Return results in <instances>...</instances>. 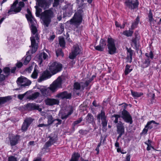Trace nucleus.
<instances>
[{
  "mask_svg": "<svg viewBox=\"0 0 161 161\" xmlns=\"http://www.w3.org/2000/svg\"><path fill=\"white\" fill-rule=\"evenodd\" d=\"M28 14H26V17L31 25V28L32 35L30 38L31 46L32 49L31 50L32 53L36 51L38 47L39 37L37 33V30L36 25V21L34 20L31 12L29 9H27Z\"/></svg>",
  "mask_w": 161,
  "mask_h": 161,
  "instance_id": "f257e3e1",
  "label": "nucleus"
},
{
  "mask_svg": "<svg viewBox=\"0 0 161 161\" xmlns=\"http://www.w3.org/2000/svg\"><path fill=\"white\" fill-rule=\"evenodd\" d=\"M62 80L60 76L58 77L48 88L43 87L40 89L42 95L45 97H47L51 95V91L54 92L58 88L61 87Z\"/></svg>",
  "mask_w": 161,
  "mask_h": 161,
  "instance_id": "f03ea898",
  "label": "nucleus"
},
{
  "mask_svg": "<svg viewBox=\"0 0 161 161\" xmlns=\"http://www.w3.org/2000/svg\"><path fill=\"white\" fill-rule=\"evenodd\" d=\"M42 11V9L40 8L36 10V16L39 17L41 15V19L42 21L43 24L45 26L48 27L51 22V19L53 17V12L52 9H50L45 10L40 14Z\"/></svg>",
  "mask_w": 161,
  "mask_h": 161,
  "instance_id": "7ed1b4c3",
  "label": "nucleus"
},
{
  "mask_svg": "<svg viewBox=\"0 0 161 161\" xmlns=\"http://www.w3.org/2000/svg\"><path fill=\"white\" fill-rule=\"evenodd\" d=\"M121 114V116L115 114L112 116V117L115 118L114 123H117L118 122V118L121 117L126 122L129 123L130 124H132L133 121L132 117L127 111L124 109L122 111Z\"/></svg>",
  "mask_w": 161,
  "mask_h": 161,
  "instance_id": "20e7f679",
  "label": "nucleus"
},
{
  "mask_svg": "<svg viewBox=\"0 0 161 161\" xmlns=\"http://www.w3.org/2000/svg\"><path fill=\"white\" fill-rule=\"evenodd\" d=\"M83 11L81 9H79L77 12L75 13L73 17L69 21L70 24L78 25L82 22V13Z\"/></svg>",
  "mask_w": 161,
  "mask_h": 161,
  "instance_id": "39448f33",
  "label": "nucleus"
},
{
  "mask_svg": "<svg viewBox=\"0 0 161 161\" xmlns=\"http://www.w3.org/2000/svg\"><path fill=\"white\" fill-rule=\"evenodd\" d=\"M49 69L53 75H54L61 70L62 64L56 62H52L49 64Z\"/></svg>",
  "mask_w": 161,
  "mask_h": 161,
  "instance_id": "423d86ee",
  "label": "nucleus"
},
{
  "mask_svg": "<svg viewBox=\"0 0 161 161\" xmlns=\"http://www.w3.org/2000/svg\"><path fill=\"white\" fill-rule=\"evenodd\" d=\"M81 53V49L78 44L74 45L69 54V58L71 59H73L78 54Z\"/></svg>",
  "mask_w": 161,
  "mask_h": 161,
  "instance_id": "0eeeda50",
  "label": "nucleus"
},
{
  "mask_svg": "<svg viewBox=\"0 0 161 161\" xmlns=\"http://www.w3.org/2000/svg\"><path fill=\"white\" fill-rule=\"evenodd\" d=\"M17 82L18 86L22 88L28 86L31 83L30 80L22 76L18 78L17 80Z\"/></svg>",
  "mask_w": 161,
  "mask_h": 161,
  "instance_id": "6e6552de",
  "label": "nucleus"
},
{
  "mask_svg": "<svg viewBox=\"0 0 161 161\" xmlns=\"http://www.w3.org/2000/svg\"><path fill=\"white\" fill-rule=\"evenodd\" d=\"M108 42L109 53L110 54H114L115 53L116 49L114 40L111 38L108 37Z\"/></svg>",
  "mask_w": 161,
  "mask_h": 161,
  "instance_id": "1a4fd4ad",
  "label": "nucleus"
},
{
  "mask_svg": "<svg viewBox=\"0 0 161 161\" xmlns=\"http://www.w3.org/2000/svg\"><path fill=\"white\" fill-rule=\"evenodd\" d=\"M125 4L127 8L131 10L138 7L139 2L138 0H126Z\"/></svg>",
  "mask_w": 161,
  "mask_h": 161,
  "instance_id": "9d476101",
  "label": "nucleus"
},
{
  "mask_svg": "<svg viewBox=\"0 0 161 161\" xmlns=\"http://www.w3.org/2000/svg\"><path fill=\"white\" fill-rule=\"evenodd\" d=\"M73 5L70 4H67L63 8L64 14L65 16L69 17L73 13Z\"/></svg>",
  "mask_w": 161,
  "mask_h": 161,
  "instance_id": "9b49d317",
  "label": "nucleus"
},
{
  "mask_svg": "<svg viewBox=\"0 0 161 161\" xmlns=\"http://www.w3.org/2000/svg\"><path fill=\"white\" fill-rule=\"evenodd\" d=\"M102 120V124L103 127L106 126L107 125V120L106 117L105 115L104 111H102L101 113L99 114L97 116V119L100 122V119Z\"/></svg>",
  "mask_w": 161,
  "mask_h": 161,
  "instance_id": "f8f14e48",
  "label": "nucleus"
},
{
  "mask_svg": "<svg viewBox=\"0 0 161 161\" xmlns=\"http://www.w3.org/2000/svg\"><path fill=\"white\" fill-rule=\"evenodd\" d=\"M117 132L119 134L117 137V139H118L125 133V128L123 124L121 121H119L117 124Z\"/></svg>",
  "mask_w": 161,
  "mask_h": 161,
  "instance_id": "ddd939ff",
  "label": "nucleus"
},
{
  "mask_svg": "<svg viewBox=\"0 0 161 161\" xmlns=\"http://www.w3.org/2000/svg\"><path fill=\"white\" fill-rule=\"evenodd\" d=\"M18 0H16L11 6L10 9L8 12V13L9 14H13V12H14L16 13L19 12L21 11V8L19 6L16 8V5L18 3Z\"/></svg>",
  "mask_w": 161,
  "mask_h": 161,
  "instance_id": "4468645a",
  "label": "nucleus"
},
{
  "mask_svg": "<svg viewBox=\"0 0 161 161\" xmlns=\"http://www.w3.org/2000/svg\"><path fill=\"white\" fill-rule=\"evenodd\" d=\"M39 6L42 7L44 9L48 8L50 5L49 1L47 0H35Z\"/></svg>",
  "mask_w": 161,
  "mask_h": 161,
  "instance_id": "2eb2a0df",
  "label": "nucleus"
},
{
  "mask_svg": "<svg viewBox=\"0 0 161 161\" xmlns=\"http://www.w3.org/2000/svg\"><path fill=\"white\" fill-rule=\"evenodd\" d=\"M53 75V74H51L49 71L46 70L43 72L42 75L38 78V81L39 82H41L43 80L50 78Z\"/></svg>",
  "mask_w": 161,
  "mask_h": 161,
  "instance_id": "dca6fc26",
  "label": "nucleus"
},
{
  "mask_svg": "<svg viewBox=\"0 0 161 161\" xmlns=\"http://www.w3.org/2000/svg\"><path fill=\"white\" fill-rule=\"evenodd\" d=\"M73 111L72 108L68 112L66 110H61L59 112V115L61 116V118L62 119H66L73 113Z\"/></svg>",
  "mask_w": 161,
  "mask_h": 161,
  "instance_id": "f3484780",
  "label": "nucleus"
},
{
  "mask_svg": "<svg viewBox=\"0 0 161 161\" xmlns=\"http://www.w3.org/2000/svg\"><path fill=\"white\" fill-rule=\"evenodd\" d=\"M9 139L11 146H13L18 143L19 139V136L18 135H10L9 136Z\"/></svg>",
  "mask_w": 161,
  "mask_h": 161,
  "instance_id": "a211bd4d",
  "label": "nucleus"
},
{
  "mask_svg": "<svg viewBox=\"0 0 161 161\" xmlns=\"http://www.w3.org/2000/svg\"><path fill=\"white\" fill-rule=\"evenodd\" d=\"M44 102L46 105L49 106L58 105L59 103L58 100L54 98H47L45 100Z\"/></svg>",
  "mask_w": 161,
  "mask_h": 161,
  "instance_id": "6ab92c4d",
  "label": "nucleus"
},
{
  "mask_svg": "<svg viewBox=\"0 0 161 161\" xmlns=\"http://www.w3.org/2000/svg\"><path fill=\"white\" fill-rule=\"evenodd\" d=\"M71 97V94L68 93L67 92L64 91L61 93L57 94L55 96L56 97H57L62 99H70Z\"/></svg>",
  "mask_w": 161,
  "mask_h": 161,
  "instance_id": "aec40b11",
  "label": "nucleus"
},
{
  "mask_svg": "<svg viewBox=\"0 0 161 161\" xmlns=\"http://www.w3.org/2000/svg\"><path fill=\"white\" fill-rule=\"evenodd\" d=\"M32 121L33 119L31 118H29L25 119L22 126L21 130L23 131L26 130L28 127L31 124Z\"/></svg>",
  "mask_w": 161,
  "mask_h": 161,
  "instance_id": "412c9836",
  "label": "nucleus"
},
{
  "mask_svg": "<svg viewBox=\"0 0 161 161\" xmlns=\"http://www.w3.org/2000/svg\"><path fill=\"white\" fill-rule=\"evenodd\" d=\"M26 108L29 110H37L39 112L42 110V109L39 108V106L36 103H28L26 105Z\"/></svg>",
  "mask_w": 161,
  "mask_h": 161,
  "instance_id": "4be33fe9",
  "label": "nucleus"
},
{
  "mask_svg": "<svg viewBox=\"0 0 161 161\" xmlns=\"http://www.w3.org/2000/svg\"><path fill=\"white\" fill-rule=\"evenodd\" d=\"M31 45L30 46V49L27 52L26 55H27L26 57L25 58H24L22 59L23 60V61H24V62L23 63V64L25 65H26L31 60V57L30 55H28L30 53L31 54H33L35 53L37 51V50L36 51L34 52H31V50L32 49V48L31 47ZM38 48V47H37ZM38 49V48H37Z\"/></svg>",
  "mask_w": 161,
  "mask_h": 161,
  "instance_id": "5701e85b",
  "label": "nucleus"
},
{
  "mask_svg": "<svg viewBox=\"0 0 161 161\" xmlns=\"http://www.w3.org/2000/svg\"><path fill=\"white\" fill-rule=\"evenodd\" d=\"M47 55L45 52H43L40 53L38 57V61L39 64H41L43 60H45L48 58Z\"/></svg>",
  "mask_w": 161,
  "mask_h": 161,
  "instance_id": "b1692460",
  "label": "nucleus"
},
{
  "mask_svg": "<svg viewBox=\"0 0 161 161\" xmlns=\"http://www.w3.org/2000/svg\"><path fill=\"white\" fill-rule=\"evenodd\" d=\"M11 99V96H7L3 97H0V105L4 104L9 101Z\"/></svg>",
  "mask_w": 161,
  "mask_h": 161,
  "instance_id": "393cba45",
  "label": "nucleus"
},
{
  "mask_svg": "<svg viewBox=\"0 0 161 161\" xmlns=\"http://www.w3.org/2000/svg\"><path fill=\"white\" fill-rule=\"evenodd\" d=\"M86 122L88 123H91L93 122L94 118L92 114L90 113H88L86 118Z\"/></svg>",
  "mask_w": 161,
  "mask_h": 161,
  "instance_id": "a878e982",
  "label": "nucleus"
},
{
  "mask_svg": "<svg viewBox=\"0 0 161 161\" xmlns=\"http://www.w3.org/2000/svg\"><path fill=\"white\" fill-rule=\"evenodd\" d=\"M154 124L158 125L159 123L156 122L154 120H152L147 122L145 125V128H147L148 129H151L153 127Z\"/></svg>",
  "mask_w": 161,
  "mask_h": 161,
  "instance_id": "bb28decb",
  "label": "nucleus"
},
{
  "mask_svg": "<svg viewBox=\"0 0 161 161\" xmlns=\"http://www.w3.org/2000/svg\"><path fill=\"white\" fill-rule=\"evenodd\" d=\"M150 62V61L149 58H147L144 60H143L142 67L143 68L147 67L149 65Z\"/></svg>",
  "mask_w": 161,
  "mask_h": 161,
  "instance_id": "cd10ccee",
  "label": "nucleus"
},
{
  "mask_svg": "<svg viewBox=\"0 0 161 161\" xmlns=\"http://www.w3.org/2000/svg\"><path fill=\"white\" fill-rule=\"evenodd\" d=\"M40 93L38 92H36L32 95L29 96L27 97V99L29 100H34L36 98L39 96Z\"/></svg>",
  "mask_w": 161,
  "mask_h": 161,
  "instance_id": "c85d7f7f",
  "label": "nucleus"
},
{
  "mask_svg": "<svg viewBox=\"0 0 161 161\" xmlns=\"http://www.w3.org/2000/svg\"><path fill=\"white\" fill-rule=\"evenodd\" d=\"M80 157V155L78 153H75L72 155L71 159L69 161H77Z\"/></svg>",
  "mask_w": 161,
  "mask_h": 161,
  "instance_id": "c756f323",
  "label": "nucleus"
},
{
  "mask_svg": "<svg viewBox=\"0 0 161 161\" xmlns=\"http://www.w3.org/2000/svg\"><path fill=\"white\" fill-rule=\"evenodd\" d=\"M149 21L150 22L151 25L154 23V19L153 18L152 13L151 11H149L148 15Z\"/></svg>",
  "mask_w": 161,
  "mask_h": 161,
  "instance_id": "7c9ffc66",
  "label": "nucleus"
},
{
  "mask_svg": "<svg viewBox=\"0 0 161 161\" xmlns=\"http://www.w3.org/2000/svg\"><path fill=\"white\" fill-rule=\"evenodd\" d=\"M131 91L132 95L134 97H138L143 95V93L141 92H134L132 90H131Z\"/></svg>",
  "mask_w": 161,
  "mask_h": 161,
  "instance_id": "2f4dec72",
  "label": "nucleus"
},
{
  "mask_svg": "<svg viewBox=\"0 0 161 161\" xmlns=\"http://www.w3.org/2000/svg\"><path fill=\"white\" fill-rule=\"evenodd\" d=\"M47 124L48 126L52 124L53 122L55 121V119H53V117L52 115H49L47 117Z\"/></svg>",
  "mask_w": 161,
  "mask_h": 161,
  "instance_id": "473e14b6",
  "label": "nucleus"
},
{
  "mask_svg": "<svg viewBox=\"0 0 161 161\" xmlns=\"http://www.w3.org/2000/svg\"><path fill=\"white\" fill-rule=\"evenodd\" d=\"M132 43H131V45L133 46H134L136 50H137L139 48V45H137L136 40V39H133L132 40Z\"/></svg>",
  "mask_w": 161,
  "mask_h": 161,
  "instance_id": "72a5a7b5",
  "label": "nucleus"
},
{
  "mask_svg": "<svg viewBox=\"0 0 161 161\" xmlns=\"http://www.w3.org/2000/svg\"><path fill=\"white\" fill-rule=\"evenodd\" d=\"M139 21V19L138 17H137L135 20V21L132 23V25L131 26V28L132 29L135 28L137 25L138 24V23Z\"/></svg>",
  "mask_w": 161,
  "mask_h": 161,
  "instance_id": "f704fd0d",
  "label": "nucleus"
},
{
  "mask_svg": "<svg viewBox=\"0 0 161 161\" xmlns=\"http://www.w3.org/2000/svg\"><path fill=\"white\" fill-rule=\"evenodd\" d=\"M10 69L8 67H5L3 69V71L4 72L5 74L6 75V77L8 76L10 73Z\"/></svg>",
  "mask_w": 161,
  "mask_h": 161,
  "instance_id": "c9c22d12",
  "label": "nucleus"
},
{
  "mask_svg": "<svg viewBox=\"0 0 161 161\" xmlns=\"http://www.w3.org/2000/svg\"><path fill=\"white\" fill-rule=\"evenodd\" d=\"M133 32L130 30L125 31H124L123 34L124 35H125L127 36H132Z\"/></svg>",
  "mask_w": 161,
  "mask_h": 161,
  "instance_id": "e433bc0d",
  "label": "nucleus"
},
{
  "mask_svg": "<svg viewBox=\"0 0 161 161\" xmlns=\"http://www.w3.org/2000/svg\"><path fill=\"white\" fill-rule=\"evenodd\" d=\"M59 44L60 46L64 47L65 46V42L64 39L63 37L59 38Z\"/></svg>",
  "mask_w": 161,
  "mask_h": 161,
  "instance_id": "4c0bfd02",
  "label": "nucleus"
},
{
  "mask_svg": "<svg viewBox=\"0 0 161 161\" xmlns=\"http://www.w3.org/2000/svg\"><path fill=\"white\" fill-rule=\"evenodd\" d=\"M38 70L35 69L33 73L31 75V77L34 79H36L37 78L38 76Z\"/></svg>",
  "mask_w": 161,
  "mask_h": 161,
  "instance_id": "58836bf2",
  "label": "nucleus"
},
{
  "mask_svg": "<svg viewBox=\"0 0 161 161\" xmlns=\"http://www.w3.org/2000/svg\"><path fill=\"white\" fill-rule=\"evenodd\" d=\"M130 66L129 65H126L125 67V75H127L132 70V69H130Z\"/></svg>",
  "mask_w": 161,
  "mask_h": 161,
  "instance_id": "ea45409f",
  "label": "nucleus"
},
{
  "mask_svg": "<svg viewBox=\"0 0 161 161\" xmlns=\"http://www.w3.org/2000/svg\"><path fill=\"white\" fill-rule=\"evenodd\" d=\"M56 55L58 57L59 56H63L64 54L61 49H58L56 51Z\"/></svg>",
  "mask_w": 161,
  "mask_h": 161,
  "instance_id": "a19ab883",
  "label": "nucleus"
},
{
  "mask_svg": "<svg viewBox=\"0 0 161 161\" xmlns=\"http://www.w3.org/2000/svg\"><path fill=\"white\" fill-rule=\"evenodd\" d=\"M80 86L79 83L78 82H75V83L74 86V90H79L80 89Z\"/></svg>",
  "mask_w": 161,
  "mask_h": 161,
  "instance_id": "79ce46f5",
  "label": "nucleus"
},
{
  "mask_svg": "<svg viewBox=\"0 0 161 161\" xmlns=\"http://www.w3.org/2000/svg\"><path fill=\"white\" fill-rule=\"evenodd\" d=\"M99 45L103 47V48L105 47L106 45V41L104 40L103 39H101L100 41Z\"/></svg>",
  "mask_w": 161,
  "mask_h": 161,
  "instance_id": "37998d69",
  "label": "nucleus"
},
{
  "mask_svg": "<svg viewBox=\"0 0 161 161\" xmlns=\"http://www.w3.org/2000/svg\"><path fill=\"white\" fill-rule=\"evenodd\" d=\"M145 55L147 57V58H149V57H150L151 58L153 59V53L151 51L150 52L149 54L147 53H146Z\"/></svg>",
  "mask_w": 161,
  "mask_h": 161,
  "instance_id": "c03bdc74",
  "label": "nucleus"
},
{
  "mask_svg": "<svg viewBox=\"0 0 161 161\" xmlns=\"http://www.w3.org/2000/svg\"><path fill=\"white\" fill-rule=\"evenodd\" d=\"M127 52L129 53V56L130 57L131 60L132 58V56L133 55V51L131 50L130 48H127Z\"/></svg>",
  "mask_w": 161,
  "mask_h": 161,
  "instance_id": "a18cd8bd",
  "label": "nucleus"
},
{
  "mask_svg": "<svg viewBox=\"0 0 161 161\" xmlns=\"http://www.w3.org/2000/svg\"><path fill=\"white\" fill-rule=\"evenodd\" d=\"M95 49L99 51H103L104 48L100 45L95 47Z\"/></svg>",
  "mask_w": 161,
  "mask_h": 161,
  "instance_id": "49530a36",
  "label": "nucleus"
},
{
  "mask_svg": "<svg viewBox=\"0 0 161 161\" xmlns=\"http://www.w3.org/2000/svg\"><path fill=\"white\" fill-rule=\"evenodd\" d=\"M115 25L117 27H119L121 28H124L125 27V24L124 23L121 26L120 25H119V23L118 22H115Z\"/></svg>",
  "mask_w": 161,
  "mask_h": 161,
  "instance_id": "de8ad7c7",
  "label": "nucleus"
},
{
  "mask_svg": "<svg viewBox=\"0 0 161 161\" xmlns=\"http://www.w3.org/2000/svg\"><path fill=\"white\" fill-rule=\"evenodd\" d=\"M60 30H59V32L60 33H61L63 32V31H64V25L63 24H60Z\"/></svg>",
  "mask_w": 161,
  "mask_h": 161,
  "instance_id": "09e8293b",
  "label": "nucleus"
},
{
  "mask_svg": "<svg viewBox=\"0 0 161 161\" xmlns=\"http://www.w3.org/2000/svg\"><path fill=\"white\" fill-rule=\"evenodd\" d=\"M148 129L147 128H145H145L143 129L142 132L140 134L141 135L146 134L147 133Z\"/></svg>",
  "mask_w": 161,
  "mask_h": 161,
  "instance_id": "8fccbe9b",
  "label": "nucleus"
},
{
  "mask_svg": "<svg viewBox=\"0 0 161 161\" xmlns=\"http://www.w3.org/2000/svg\"><path fill=\"white\" fill-rule=\"evenodd\" d=\"M26 93H25L23 94L19 95L18 96V98L20 100H22L26 95Z\"/></svg>",
  "mask_w": 161,
  "mask_h": 161,
  "instance_id": "3c124183",
  "label": "nucleus"
},
{
  "mask_svg": "<svg viewBox=\"0 0 161 161\" xmlns=\"http://www.w3.org/2000/svg\"><path fill=\"white\" fill-rule=\"evenodd\" d=\"M6 76L3 74H0V81L4 80L5 79Z\"/></svg>",
  "mask_w": 161,
  "mask_h": 161,
  "instance_id": "603ef678",
  "label": "nucleus"
},
{
  "mask_svg": "<svg viewBox=\"0 0 161 161\" xmlns=\"http://www.w3.org/2000/svg\"><path fill=\"white\" fill-rule=\"evenodd\" d=\"M8 161H17V160L16 158L12 156L8 158Z\"/></svg>",
  "mask_w": 161,
  "mask_h": 161,
  "instance_id": "864d4df0",
  "label": "nucleus"
},
{
  "mask_svg": "<svg viewBox=\"0 0 161 161\" xmlns=\"http://www.w3.org/2000/svg\"><path fill=\"white\" fill-rule=\"evenodd\" d=\"M52 144L51 141L49 140L46 143L45 145L46 147H48L50 146Z\"/></svg>",
  "mask_w": 161,
  "mask_h": 161,
  "instance_id": "5fc2aeb1",
  "label": "nucleus"
},
{
  "mask_svg": "<svg viewBox=\"0 0 161 161\" xmlns=\"http://www.w3.org/2000/svg\"><path fill=\"white\" fill-rule=\"evenodd\" d=\"M148 96L152 97V101L154 99L155 94L154 93H150L148 94Z\"/></svg>",
  "mask_w": 161,
  "mask_h": 161,
  "instance_id": "6e6d98bb",
  "label": "nucleus"
},
{
  "mask_svg": "<svg viewBox=\"0 0 161 161\" xmlns=\"http://www.w3.org/2000/svg\"><path fill=\"white\" fill-rule=\"evenodd\" d=\"M79 132L80 134H81L82 135H84L86 134L87 131L86 130H79Z\"/></svg>",
  "mask_w": 161,
  "mask_h": 161,
  "instance_id": "4d7b16f0",
  "label": "nucleus"
},
{
  "mask_svg": "<svg viewBox=\"0 0 161 161\" xmlns=\"http://www.w3.org/2000/svg\"><path fill=\"white\" fill-rule=\"evenodd\" d=\"M82 121V119L80 118L79 120L76 121L74 122V125H75L80 123Z\"/></svg>",
  "mask_w": 161,
  "mask_h": 161,
  "instance_id": "13d9d810",
  "label": "nucleus"
},
{
  "mask_svg": "<svg viewBox=\"0 0 161 161\" xmlns=\"http://www.w3.org/2000/svg\"><path fill=\"white\" fill-rule=\"evenodd\" d=\"M57 120L58 121V122L56 124V126H57L58 125H60L61 124L62 120L59 119H55V121Z\"/></svg>",
  "mask_w": 161,
  "mask_h": 161,
  "instance_id": "bf43d9fd",
  "label": "nucleus"
},
{
  "mask_svg": "<svg viewBox=\"0 0 161 161\" xmlns=\"http://www.w3.org/2000/svg\"><path fill=\"white\" fill-rule=\"evenodd\" d=\"M49 140L51 141L52 143H55L56 142V139L55 138L51 137Z\"/></svg>",
  "mask_w": 161,
  "mask_h": 161,
  "instance_id": "052dcab7",
  "label": "nucleus"
},
{
  "mask_svg": "<svg viewBox=\"0 0 161 161\" xmlns=\"http://www.w3.org/2000/svg\"><path fill=\"white\" fill-rule=\"evenodd\" d=\"M19 6L21 7V8L24 7L25 5V4L23 2H20L19 3Z\"/></svg>",
  "mask_w": 161,
  "mask_h": 161,
  "instance_id": "680f3d73",
  "label": "nucleus"
},
{
  "mask_svg": "<svg viewBox=\"0 0 161 161\" xmlns=\"http://www.w3.org/2000/svg\"><path fill=\"white\" fill-rule=\"evenodd\" d=\"M38 127H42L43 126H48V125L45 124H40L38 125Z\"/></svg>",
  "mask_w": 161,
  "mask_h": 161,
  "instance_id": "e2e57ef3",
  "label": "nucleus"
},
{
  "mask_svg": "<svg viewBox=\"0 0 161 161\" xmlns=\"http://www.w3.org/2000/svg\"><path fill=\"white\" fill-rule=\"evenodd\" d=\"M16 70V67H13L10 70V72L12 73H14Z\"/></svg>",
  "mask_w": 161,
  "mask_h": 161,
  "instance_id": "0e129e2a",
  "label": "nucleus"
},
{
  "mask_svg": "<svg viewBox=\"0 0 161 161\" xmlns=\"http://www.w3.org/2000/svg\"><path fill=\"white\" fill-rule=\"evenodd\" d=\"M23 65V64L21 62H19L18 63H17L16 64V66L18 68H20Z\"/></svg>",
  "mask_w": 161,
  "mask_h": 161,
  "instance_id": "69168bd1",
  "label": "nucleus"
},
{
  "mask_svg": "<svg viewBox=\"0 0 161 161\" xmlns=\"http://www.w3.org/2000/svg\"><path fill=\"white\" fill-rule=\"evenodd\" d=\"M32 68V66H30L26 69V71H27L29 73H30L31 72Z\"/></svg>",
  "mask_w": 161,
  "mask_h": 161,
  "instance_id": "338daca9",
  "label": "nucleus"
},
{
  "mask_svg": "<svg viewBox=\"0 0 161 161\" xmlns=\"http://www.w3.org/2000/svg\"><path fill=\"white\" fill-rule=\"evenodd\" d=\"M130 155H128L126 157V159L125 161H130Z\"/></svg>",
  "mask_w": 161,
  "mask_h": 161,
  "instance_id": "774afa93",
  "label": "nucleus"
}]
</instances>
